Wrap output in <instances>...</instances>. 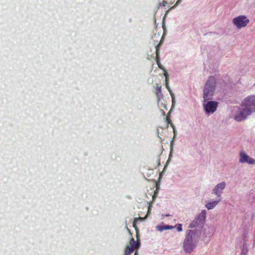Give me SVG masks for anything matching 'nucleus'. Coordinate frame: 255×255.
Segmentation results:
<instances>
[{
  "instance_id": "obj_19",
  "label": "nucleus",
  "mask_w": 255,
  "mask_h": 255,
  "mask_svg": "<svg viewBox=\"0 0 255 255\" xmlns=\"http://www.w3.org/2000/svg\"><path fill=\"white\" fill-rule=\"evenodd\" d=\"M164 76L165 77V81H168V77H167L168 74L166 71H164Z\"/></svg>"
},
{
  "instance_id": "obj_20",
  "label": "nucleus",
  "mask_w": 255,
  "mask_h": 255,
  "mask_svg": "<svg viewBox=\"0 0 255 255\" xmlns=\"http://www.w3.org/2000/svg\"><path fill=\"white\" fill-rule=\"evenodd\" d=\"M137 220H138L137 218H134V222L133 223V227H134L135 228V221H136Z\"/></svg>"
},
{
  "instance_id": "obj_6",
  "label": "nucleus",
  "mask_w": 255,
  "mask_h": 255,
  "mask_svg": "<svg viewBox=\"0 0 255 255\" xmlns=\"http://www.w3.org/2000/svg\"><path fill=\"white\" fill-rule=\"evenodd\" d=\"M218 102L216 101H209L205 106V109L207 113H213L216 111Z\"/></svg>"
},
{
  "instance_id": "obj_25",
  "label": "nucleus",
  "mask_w": 255,
  "mask_h": 255,
  "mask_svg": "<svg viewBox=\"0 0 255 255\" xmlns=\"http://www.w3.org/2000/svg\"><path fill=\"white\" fill-rule=\"evenodd\" d=\"M134 255H137V252H135V253H134Z\"/></svg>"
},
{
  "instance_id": "obj_13",
  "label": "nucleus",
  "mask_w": 255,
  "mask_h": 255,
  "mask_svg": "<svg viewBox=\"0 0 255 255\" xmlns=\"http://www.w3.org/2000/svg\"><path fill=\"white\" fill-rule=\"evenodd\" d=\"M134 249L133 247H130V246H127L125 251V255H130L133 251Z\"/></svg>"
},
{
  "instance_id": "obj_10",
  "label": "nucleus",
  "mask_w": 255,
  "mask_h": 255,
  "mask_svg": "<svg viewBox=\"0 0 255 255\" xmlns=\"http://www.w3.org/2000/svg\"><path fill=\"white\" fill-rule=\"evenodd\" d=\"M220 201L221 199H219L216 201L209 202L206 204L205 206L208 210L212 209L218 204Z\"/></svg>"
},
{
  "instance_id": "obj_14",
  "label": "nucleus",
  "mask_w": 255,
  "mask_h": 255,
  "mask_svg": "<svg viewBox=\"0 0 255 255\" xmlns=\"http://www.w3.org/2000/svg\"><path fill=\"white\" fill-rule=\"evenodd\" d=\"M159 52L158 51V50L157 49L156 51V57H155V61L156 62V63L158 65L159 68L161 69H162V68L161 67V65H160V62H159Z\"/></svg>"
},
{
  "instance_id": "obj_12",
  "label": "nucleus",
  "mask_w": 255,
  "mask_h": 255,
  "mask_svg": "<svg viewBox=\"0 0 255 255\" xmlns=\"http://www.w3.org/2000/svg\"><path fill=\"white\" fill-rule=\"evenodd\" d=\"M174 227L170 225H164V226H158V229L160 231H163L164 230L172 229Z\"/></svg>"
},
{
  "instance_id": "obj_11",
  "label": "nucleus",
  "mask_w": 255,
  "mask_h": 255,
  "mask_svg": "<svg viewBox=\"0 0 255 255\" xmlns=\"http://www.w3.org/2000/svg\"><path fill=\"white\" fill-rule=\"evenodd\" d=\"M130 247H133V249H137L139 248V243L138 242H136V241L134 240L133 238H132L130 242Z\"/></svg>"
},
{
  "instance_id": "obj_22",
  "label": "nucleus",
  "mask_w": 255,
  "mask_h": 255,
  "mask_svg": "<svg viewBox=\"0 0 255 255\" xmlns=\"http://www.w3.org/2000/svg\"><path fill=\"white\" fill-rule=\"evenodd\" d=\"M159 44L157 45V46H156V47H155V49H156L155 52L156 51L157 49L158 50V51L159 52Z\"/></svg>"
},
{
  "instance_id": "obj_21",
  "label": "nucleus",
  "mask_w": 255,
  "mask_h": 255,
  "mask_svg": "<svg viewBox=\"0 0 255 255\" xmlns=\"http://www.w3.org/2000/svg\"><path fill=\"white\" fill-rule=\"evenodd\" d=\"M180 2V0H177L175 3L174 6L178 5Z\"/></svg>"
},
{
  "instance_id": "obj_9",
  "label": "nucleus",
  "mask_w": 255,
  "mask_h": 255,
  "mask_svg": "<svg viewBox=\"0 0 255 255\" xmlns=\"http://www.w3.org/2000/svg\"><path fill=\"white\" fill-rule=\"evenodd\" d=\"M161 86H158L157 85V86L155 90V93L157 97L158 101H159L163 97V94L161 91Z\"/></svg>"
},
{
  "instance_id": "obj_15",
  "label": "nucleus",
  "mask_w": 255,
  "mask_h": 255,
  "mask_svg": "<svg viewBox=\"0 0 255 255\" xmlns=\"http://www.w3.org/2000/svg\"><path fill=\"white\" fill-rule=\"evenodd\" d=\"M242 252H244L245 254H246L247 255V254L248 253V249L246 246V244H244L243 246V249Z\"/></svg>"
},
{
  "instance_id": "obj_23",
  "label": "nucleus",
  "mask_w": 255,
  "mask_h": 255,
  "mask_svg": "<svg viewBox=\"0 0 255 255\" xmlns=\"http://www.w3.org/2000/svg\"><path fill=\"white\" fill-rule=\"evenodd\" d=\"M169 0V2H170V3H171V4H172V3H174V1H175V0Z\"/></svg>"
},
{
  "instance_id": "obj_3",
  "label": "nucleus",
  "mask_w": 255,
  "mask_h": 255,
  "mask_svg": "<svg viewBox=\"0 0 255 255\" xmlns=\"http://www.w3.org/2000/svg\"><path fill=\"white\" fill-rule=\"evenodd\" d=\"M216 87V79L213 76H210L204 85L203 98L204 102L211 99L214 95Z\"/></svg>"
},
{
  "instance_id": "obj_5",
  "label": "nucleus",
  "mask_w": 255,
  "mask_h": 255,
  "mask_svg": "<svg viewBox=\"0 0 255 255\" xmlns=\"http://www.w3.org/2000/svg\"><path fill=\"white\" fill-rule=\"evenodd\" d=\"M249 22L250 20L247 17L243 15H239L233 19V23L238 28L246 27Z\"/></svg>"
},
{
  "instance_id": "obj_17",
  "label": "nucleus",
  "mask_w": 255,
  "mask_h": 255,
  "mask_svg": "<svg viewBox=\"0 0 255 255\" xmlns=\"http://www.w3.org/2000/svg\"><path fill=\"white\" fill-rule=\"evenodd\" d=\"M167 1H165V0H163V1H162V2L160 3V4H160V5H161V6H166V5L167 4Z\"/></svg>"
},
{
  "instance_id": "obj_7",
  "label": "nucleus",
  "mask_w": 255,
  "mask_h": 255,
  "mask_svg": "<svg viewBox=\"0 0 255 255\" xmlns=\"http://www.w3.org/2000/svg\"><path fill=\"white\" fill-rule=\"evenodd\" d=\"M240 162L241 163L247 162L249 164H255V160L249 156L245 152H241L240 154Z\"/></svg>"
},
{
  "instance_id": "obj_16",
  "label": "nucleus",
  "mask_w": 255,
  "mask_h": 255,
  "mask_svg": "<svg viewBox=\"0 0 255 255\" xmlns=\"http://www.w3.org/2000/svg\"><path fill=\"white\" fill-rule=\"evenodd\" d=\"M182 226L181 224L176 225V229L178 232H181L182 231Z\"/></svg>"
},
{
  "instance_id": "obj_1",
  "label": "nucleus",
  "mask_w": 255,
  "mask_h": 255,
  "mask_svg": "<svg viewBox=\"0 0 255 255\" xmlns=\"http://www.w3.org/2000/svg\"><path fill=\"white\" fill-rule=\"evenodd\" d=\"M242 109H239L235 116V120L237 122L245 120L248 116L255 111V96H249L242 102Z\"/></svg>"
},
{
  "instance_id": "obj_24",
  "label": "nucleus",
  "mask_w": 255,
  "mask_h": 255,
  "mask_svg": "<svg viewBox=\"0 0 255 255\" xmlns=\"http://www.w3.org/2000/svg\"><path fill=\"white\" fill-rule=\"evenodd\" d=\"M241 255H247L246 254H244V252H242L241 254Z\"/></svg>"
},
{
  "instance_id": "obj_4",
  "label": "nucleus",
  "mask_w": 255,
  "mask_h": 255,
  "mask_svg": "<svg viewBox=\"0 0 255 255\" xmlns=\"http://www.w3.org/2000/svg\"><path fill=\"white\" fill-rule=\"evenodd\" d=\"M206 216V211L205 210L202 211L201 213L189 225V228L200 227L205 222Z\"/></svg>"
},
{
  "instance_id": "obj_8",
  "label": "nucleus",
  "mask_w": 255,
  "mask_h": 255,
  "mask_svg": "<svg viewBox=\"0 0 255 255\" xmlns=\"http://www.w3.org/2000/svg\"><path fill=\"white\" fill-rule=\"evenodd\" d=\"M226 186V183L222 182L217 184L213 190V193L216 195L220 197Z\"/></svg>"
},
{
  "instance_id": "obj_2",
  "label": "nucleus",
  "mask_w": 255,
  "mask_h": 255,
  "mask_svg": "<svg viewBox=\"0 0 255 255\" xmlns=\"http://www.w3.org/2000/svg\"><path fill=\"white\" fill-rule=\"evenodd\" d=\"M197 239L196 238V232L192 230H189L187 232L185 239L183 242V248L187 253L193 252L196 247Z\"/></svg>"
},
{
  "instance_id": "obj_18",
  "label": "nucleus",
  "mask_w": 255,
  "mask_h": 255,
  "mask_svg": "<svg viewBox=\"0 0 255 255\" xmlns=\"http://www.w3.org/2000/svg\"><path fill=\"white\" fill-rule=\"evenodd\" d=\"M165 87L166 89H168L169 92H170V89L168 84V81H165Z\"/></svg>"
}]
</instances>
